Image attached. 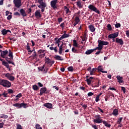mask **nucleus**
<instances>
[{"mask_svg":"<svg viewBox=\"0 0 129 129\" xmlns=\"http://www.w3.org/2000/svg\"><path fill=\"white\" fill-rule=\"evenodd\" d=\"M98 47H96V49H97V50H99V51H101V50H102V48H103V45H108V42L107 41L98 40Z\"/></svg>","mask_w":129,"mask_h":129,"instance_id":"obj_1","label":"nucleus"},{"mask_svg":"<svg viewBox=\"0 0 129 129\" xmlns=\"http://www.w3.org/2000/svg\"><path fill=\"white\" fill-rule=\"evenodd\" d=\"M0 85L4 87H11V82L6 80H0Z\"/></svg>","mask_w":129,"mask_h":129,"instance_id":"obj_2","label":"nucleus"},{"mask_svg":"<svg viewBox=\"0 0 129 129\" xmlns=\"http://www.w3.org/2000/svg\"><path fill=\"white\" fill-rule=\"evenodd\" d=\"M88 9H89L90 11H92V12H94L95 13H96V14H98V15L100 14V12L93 5H90L88 6Z\"/></svg>","mask_w":129,"mask_h":129,"instance_id":"obj_3","label":"nucleus"},{"mask_svg":"<svg viewBox=\"0 0 129 129\" xmlns=\"http://www.w3.org/2000/svg\"><path fill=\"white\" fill-rule=\"evenodd\" d=\"M13 3L16 8H20L22 7V1L21 0H14Z\"/></svg>","mask_w":129,"mask_h":129,"instance_id":"obj_4","label":"nucleus"},{"mask_svg":"<svg viewBox=\"0 0 129 129\" xmlns=\"http://www.w3.org/2000/svg\"><path fill=\"white\" fill-rule=\"evenodd\" d=\"M40 5L38 6L39 9H41L42 13H44V11H45V8L46 7V3L44 2L39 3Z\"/></svg>","mask_w":129,"mask_h":129,"instance_id":"obj_5","label":"nucleus"},{"mask_svg":"<svg viewBox=\"0 0 129 129\" xmlns=\"http://www.w3.org/2000/svg\"><path fill=\"white\" fill-rule=\"evenodd\" d=\"M58 2V0H52L50 2V6L51 8L53 9H57V7L56 6V5L57 4V3Z\"/></svg>","mask_w":129,"mask_h":129,"instance_id":"obj_6","label":"nucleus"},{"mask_svg":"<svg viewBox=\"0 0 129 129\" xmlns=\"http://www.w3.org/2000/svg\"><path fill=\"white\" fill-rule=\"evenodd\" d=\"M117 37H118V32L109 34L108 38H109V39H115V38Z\"/></svg>","mask_w":129,"mask_h":129,"instance_id":"obj_7","label":"nucleus"},{"mask_svg":"<svg viewBox=\"0 0 129 129\" xmlns=\"http://www.w3.org/2000/svg\"><path fill=\"white\" fill-rule=\"evenodd\" d=\"M45 64H48L49 66H52L54 64V61L49 59V57H45Z\"/></svg>","mask_w":129,"mask_h":129,"instance_id":"obj_8","label":"nucleus"},{"mask_svg":"<svg viewBox=\"0 0 129 129\" xmlns=\"http://www.w3.org/2000/svg\"><path fill=\"white\" fill-rule=\"evenodd\" d=\"M5 77H7V78L9 80H11V81H14V80H15V77L12 76V75L9 73L5 74Z\"/></svg>","mask_w":129,"mask_h":129,"instance_id":"obj_9","label":"nucleus"},{"mask_svg":"<svg viewBox=\"0 0 129 129\" xmlns=\"http://www.w3.org/2000/svg\"><path fill=\"white\" fill-rule=\"evenodd\" d=\"M94 122H96V123H101L102 122V119H100V116H96V119L94 120Z\"/></svg>","mask_w":129,"mask_h":129,"instance_id":"obj_10","label":"nucleus"},{"mask_svg":"<svg viewBox=\"0 0 129 129\" xmlns=\"http://www.w3.org/2000/svg\"><path fill=\"white\" fill-rule=\"evenodd\" d=\"M57 44V47H59V50H58V53L59 54V55H61L62 54V53L63 52V44H62L61 45H60V44L58 43H56Z\"/></svg>","mask_w":129,"mask_h":129,"instance_id":"obj_11","label":"nucleus"},{"mask_svg":"<svg viewBox=\"0 0 129 129\" xmlns=\"http://www.w3.org/2000/svg\"><path fill=\"white\" fill-rule=\"evenodd\" d=\"M8 54H9V51L8 50H4L3 51H2L1 56L2 58H6V56L7 55H8Z\"/></svg>","mask_w":129,"mask_h":129,"instance_id":"obj_12","label":"nucleus"},{"mask_svg":"<svg viewBox=\"0 0 129 129\" xmlns=\"http://www.w3.org/2000/svg\"><path fill=\"white\" fill-rule=\"evenodd\" d=\"M35 16L37 19H39V18H41V17H42V15H41V11L40 10H37L35 12Z\"/></svg>","mask_w":129,"mask_h":129,"instance_id":"obj_13","label":"nucleus"},{"mask_svg":"<svg viewBox=\"0 0 129 129\" xmlns=\"http://www.w3.org/2000/svg\"><path fill=\"white\" fill-rule=\"evenodd\" d=\"M76 4L79 9H82V8H83V4L81 1H78L77 2Z\"/></svg>","mask_w":129,"mask_h":129,"instance_id":"obj_14","label":"nucleus"},{"mask_svg":"<svg viewBox=\"0 0 129 129\" xmlns=\"http://www.w3.org/2000/svg\"><path fill=\"white\" fill-rule=\"evenodd\" d=\"M1 33L3 36H5V35H7L8 33H12L11 30H6V29H3Z\"/></svg>","mask_w":129,"mask_h":129,"instance_id":"obj_15","label":"nucleus"},{"mask_svg":"<svg viewBox=\"0 0 129 129\" xmlns=\"http://www.w3.org/2000/svg\"><path fill=\"white\" fill-rule=\"evenodd\" d=\"M87 34L86 33H85L84 35L83 36H81V38L83 41V42H86V41L87 40Z\"/></svg>","mask_w":129,"mask_h":129,"instance_id":"obj_16","label":"nucleus"},{"mask_svg":"<svg viewBox=\"0 0 129 129\" xmlns=\"http://www.w3.org/2000/svg\"><path fill=\"white\" fill-rule=\"evenodd\" d=\"M95 50H97V48L96 47L94 49H89L86 51L85 54L86 55H90V54H91V53L93 52Z\"/></svg>","mask_w":129,"mask_h":129,"instance_id":"obj_17","label":"nucleus"},{"mask_svg":"<svg viewBox=\"0 0 129 129\" xmlns=\"http://www.w3.org/2000/svg\"><path fill=\"white\" fill-rule=\"evenodd\" d=\"M20 13L23 17H26V16H27V13H26V11L23 9H21L20 10Z\"/></svg>","mask_w":129,"mask_h":129,"instance_id":"obj_18","label":"nucleus"},{"mask_svg":"<svg viewBox=\"0 0 129 129\" xmlns=\"http://www.w3.org/2000/svg\"><path fill=\"white\" fill-rule=\"evenodd\" d=\"M43 105L45 107H47V108H52V107H53L52 104L50 103H46Z\"/></svg>","mask_w":129,"mask_h":129,"instance_id":"obj_19","label":"nucleus"},{"mask_svg":"<svg viewBox=\"0 0 129 129\" xmlns=\"http://www.w3.org/2000/svg\"><path fill=\"white\" fill-rule=\"evenodd\" d=\"M69 37H70V35L64 33L60 37V39H61V40H63V39H66V38H68Z\"/></svg>","mask_w":129,"mask_h":129,"instance_id":"obj_20","label":"nucleus"},{"mask_svg":"<svg viewBox=\"0 0 129 129\" xmlns=\"http://www.w3.org/2000/svg\"><path fill=\"white\" fill-rule=\"evenodd\" d=\"M54 58L56 60H59V61H63V60H64V58H63L62 56H60L58 55H56Z\"/></svg>","mask_w":129,"mask_h":129,"instance_id":"obj_21","label":"nucleus"},{"mask_svg":"<svg viewBox=\"0 0 129 129\" xmlns=\"http://www.w3.org/2000/svg\"><path fill=\"white\" fill-rule=\"evenodd\" d=\"M115 42H116V43H118L120 45H123V41L121 39L116 38Z\"/></svg>","mask_w":129,"mask_h":129,"instance_id":"obj_22","label":"nucleus"},{"mask_svg":"<svg viewBox=\"0 0 129 129\" xmlns=\"http://www.w3.org/2000/svg\"><path fill=\"white\" fill-rule=\"evenodd\" d=\"M46 91H47V88H41L40 89V95H42V94H44V93H45Z\"/></svg>","mask_w":129,"mask_h":129,"instance_id":"obj_23","label":"nucleus"},{"mask_svg":"<svg viewBox=\"0 0 129 129\" xmlns=\"http://www.w3.org/2000/svg\"><path fill=\"white\" fill-rule=\"evenodd\" d=\"M2 64L5 66L8 69H10V66L9 65V63L6 61H3L2 62Z\"/></svg>","mask_w":129,"mask_h":129,"instance_id":"obj_24","label":"nucleus"},{"mask_svg":"<svg viewBox=\"0 0 129 129\" xmlns=\"http://www.w3.org/2000/svg\"><path fill=\"white\" fill-rule=\"evenodd\" d=\"M116 78L118 80V82H119V83H122V82H123V81H122V77L119 76H117L116 77Z\"/></svg>","mask_w":129,"mask_h":129,"instance_id":"obj_25","label":"nucleus"},{"mask_svg":"<svg viewBox=\"0 0 129 129\" xmlns=\"http://www.w3.org/2000/svg\"><path fill=\"white\" fill-rule=\"evenodd\" d=\"M45 66L43 65L42 67L38 68V70H40V71H43V73H47V70L45 71L44 70Z\"/></svg>","mask_w":129,"mask_h":129,"instance_id":"obj_26","label":"nucleus"},{"mask_svg":"<svg viewBox=\"0 0 129 129\" xmlns=\"http://www.w3.org/2000/svg\"><path fill=\"white\" fill-rule=\"evenodd\" d=\"M50 50L51 51H53V50L54 51L55 53H57L58 52V50L57 49V46H55L54 47L51 46L49 47Z\"/></svg>","mask_w":129,"mask_h":129,"instance_id":"obj_27","label":"nucleus"},{"mask_svg":"<svg viewBox=\"0 0 129 129\" xmlns=\"http://www.w3.org/2000/svg\"><path fill=\"white\" fill-rule=\"evenodd\" d=\"M89 28L90 29V30L91 31V32L95 31V28H94V26L92 25L89 26Z\"/></svg>","mask_w":129,"mask_h":129,"instance_id":"obj_28","label":"nucleus"},{"mask_svg":"<svg viewBox=\"0 0 129 129\" xmlns=\"http://www.w3.org/2000/svg\"><path fill=\"white\" fill-rule=\"evenodd\" d=\"M102 122H103V124H104L105 126H107V127H110L111 125L110 124H109L108 123H107V122H106V121H102Z\"/></svg>","mask_w":129,"mask_h":129,"instance_id":"obj_29","label":"nucleus"},{"mask_svg":"<svg viewBox=\"0 0 129 129\" xmlns=\"http://www.w3.org/2000/svg\"><path fill=\"white\" fill-rule=\"evenodd\" d=\"M96 71V69H92L91 71H90V75H94V73Z\"/></svg>","mask_w":129,"mask_h":129,"instance_id":"obj_30","label":"nucleus"},{"mask_svg":"<svg viewBox=\"0 0 129 129\" xmlns=\"http://www.w3.org/2000/svg\"><path fill=\"white\" fill-rule=\"evenodd\" d=\"M72 51L73 53H75L76 54L79 53V51L78 50H77L76 48H75V47H73L72 48Z\"/></svg>","mask_w":129,"mask_h":129,"instance_id":"obj_31","label":"nucleus"},{"mask_svg":"<svg viewBox=\"0 0 129 129\" xmlns=\"http://www.w3.org/2000/svg\"><path fill=\"white\" fill-rule=\"evenodd\" d=\"M27 50L29 53H32L33 52V50H31V48H30V45H29V43H27Z\"/></svg>","mask_w":129,"mask_h":129,"instance_id":"obj_32","label":"nucleus"},{"mask_svg":"<svg viewBox=\"0 0 129 129\" xmlns=\"http://www.w3.org/2000/svg\"><path fill=\"white\" fill-rule=\"evenodd\" d=\"M79 22H80V19H79V17H76L75 19V23L78 24H79Z\"/></svg>","mask_w":129,"mask_h":129,"instance_id":"obj_33","label":"nucleus"},{"mask_svg":"<svg viewBox=\"0 0 129 129\" xmlns=\"http://www.w3.org/2000/svg\"><path fill=\"white\" fill-rule=\"evenodd\" d=\"M118 110L117 109H115L113 111L112 114H113V115H115V116L117 115L118 114Z\"/></svg>","mask_w":129,"mask_h":129,"instance_id":"obj_34","label":"nucleus"},{"mask_svg":"<svg viewBox=\"0 0 129 129\" xmlns=\"http://www.w3.org/2000/svg\"><path fill=\"white\" fill-rule=\"evenodd\" d=\"M54 40L55 41V44H59V43H60V41H61V40H62V39H61V37H60L58 39V38H55L54 39Z\"/></svg>","mask_w":129,"mask_h":129,"instance_id":"obj_35","label":"nucleus"},{"mask_svg":"<svg viewBox=\"0 0 129 129\" xmlns=\"http://www.w3.org/2000/svg\"><path fill=\"white\" fill-rule=\"evenodd\" d=\"M13 106H15L16 107H17V108H21V104L19 103L14 104Z\"/></svg>","mask_w":129,"mask_h":129,"instance_id":"obj_36","label":"nucleus"},{"mask_svg":"<svg viewBox=\"0 0 129 129\" xmlns=\"http://www.w3.org/2000/svg\"><path fill=\"white\" fill-rule=\"evenodd\" d=\"M64 9L66 11V14H69V13H70V10L67 7L64 6Z\"/></svg>","mask_w":129,"mask_h":129,"instance_id":"obj_37","label":"nucleus"},{"mask_svg":"<svg viewBox=\"0 0 129 129\" xmlns=\"http://www.w3.org/2000/svg\"><path fill=\"white\" fill-rule=\"evenodd\" d=\"M73 46L75 47H78V44L77 43V42L76 41V40H73Z\"/></svg>","mask_w":129,"mask_h":129,"instance_id":"obj_38","label":"nucleus"},{"mask_svg":"<svg viewBox=\"0 0 129 129\" xmlns=\"http://www.w3.org/2000/svg\"><path fill=\"white\" fill-rule=\"evenodd\" d=\"M20 105H21V108L22 107H24V108H27V104L22 103L20 104Z\"/></svg>","mask_w":129,"mask_h":129,"instance_id":"obj_39","label":"nucleus"},{"mask_svg":"<svg viewBox=\"0 0 129 129\" xmlns=\"http://www.w3.org/2000/svg\"><path fill=\"white\" fill-rule=\"evenodd\" d=\"M86 81L88 85H90V84H91V81H92V80H91L90 78H89L86 79Z\"/></svg>","mask_w":129,"mask_h":129,"instance_id":"obj_40","label":"nucleus"},{"mask_svg":"<svg viewBox=\"0 0 129 129\" xmlns=\"http://www.w3.org/2000/svg\"><path fill=\"white\" fill-rule=\"evenodd\" d=\"M107 28L108 31H111L112 30V28H111V25H110V24H108L107 26Z\"/></svg>","mask_w":129,"mask_h":129,"instance_id":"obj_41","label":"nucleus"},{"mask_svg":"<svg viewBox=\"0 0 129 129\" xmlns=\"http://www.w3.org/2000/svg\"><path fill=\"white\" fill-rule=\"evenodd\" d=\"M81 105L84 107V109H86V108L87 107V105H86V104H83V103H81Z\"/></svg>","mask_w":129,"mask_h":129,"instance_id":"obj_42","label":"nucleus"},{"mask_svg":"<svg viewBox=\"0 0 129 129\" xmlns=\"http://www.w3.org/2000/svg\"><path fill=\"white\" fill-rule=\"evenodd\" d=\"M68 70L71 72H73V67H69L68 68Z\"/></svg>","mask_w":129,"mask_h":129,"instance_id":"obj_43","label":"nucleus"},{"mask_svg":"<svg viewBox=\"0 0 129 129\" xmlns=\"http://www.w3.org/2000/svg\"><path fill=\"white\" fill-rule=\"evenodd\" d=\"M5 59H6V61H7V62L10 63V64H12V61H11V60H10V59L9 58V57L5 56ZM12 64H14V63H12Z\"/></svg>","mask_w":129,"mask_h":129,"instance_id":"obj_44","label":"nucleus"},{"mask_svg":"<svg viewBox=\"0 0 129 129\" xmlns=\"http://www.w3.org/2000/svg\"><path fill=\"white\" fill-rule=\"evenodd\" d=\"M35 127L36 129H42L41 126L39 124H37L35 125Z\"/></svg>","mask_w":129,"mask_h":129,"instance_id":"obj_45","label":"nucleus"},{"mask_svg":"<svg viewBox=\"0 0 129 129\" xmlns=\"http://www.w3.org/2000/svg\"><path fill=\"white\" fill-rule=\"evenodd\" d=\"M17 125V129H23V128H22V125H21V124H16Z\"/></svg>","mask_w":129,"mask_h":129,"instance_id":"obj_46","label":"nucleus"},{"mask_svg":"<svg viewBox=\"0 0 129 129\" xmlns=\"http://www.w3.org/2000/svg\"><path fill=\"white\" fill-rule=\"evenodd\" d=\"M121 120H122V117L119 118L117 120V123H118V124H120Z\"/></svg>","mask_w":129,"mask_h":129,"instance_id":"obj_47","label":"nucleus"},{"mask_svg":"<svg viewBox=\"0 0 129 129\" xmlns=\"http://www.w3.org/2000/svg\"><path fill=\"white\" fill-rule=\"evenodd\" d=\"M22 94L19 93L16 96V98H21L22 97Z\"/></svg>","mask_w":129,"mask_h":129,"instance_id":"obj_48","label":"nucleus"},{"mask_svg":"<svg viewBox=\"0 0 129 129\" xmlns=\"http://www.w3.org/2000/svg\"><path fill=\"white\" fill-rule=\"evenodd\" d=\"M33 89L34 90H38V86L36 85L33 86Z\"/></svg>","mask_w":129,"mask_h":129,"instance_id":"obj_49","label":"nucleus"},{"mask_svg":"<svg viewBox=\"0 0 129 129\" xmlns=\"http://www.w3.org/2000/svg\"><path fill=\"white\" fill-rule=\"evenodd\" d=\"M98 70L99 71H100V72H101L102 71V70H103V69H102V67H101V66H99L98 67Z\"/></svg>","mask_w":129,"mask_h":129,"instance_id":"obj_50","label":"nucleus"},{"mask_svg":"<svg viewBox=\"0 0 129 129\" xmlns=\"http://www.w3.org/2000/svg\"><path fill=\"white\" fill-rule=\"evenodd\" d=\"M57 21H58L59 24H60L61 23V22H62L63 21V18H58Z\"/></svg>","mask_w":129,"mask_h":129,"instance_id":"obj_51","label":"nucleus"},{"mask_svg":"<svg viewBox=\"0 0 129 129\" xmlns=\"http://www.w3.org/2000/svg\"><path fill=\"white\" fill-rule=\"evenodd\" d=\"M2 95H3L4 97H8V93L6 92H4L3 94H2Z\"/></svg>","mask_w":129,"mask_h":129,"instance_id":"obj_52","label":"nucleus"},{"mask_svg":"<svg viewBox=\"0 0 129 129\" xmlns=\"http://www.w3.org/2000/svg\"><path fill=\"white\" fill-rule=\"evenodd\" d=\"M9 57L10 58H13V52L12 51H10L9 54Z\"/></svg>","mask_w":129,"mask_h":129,"instance_id":"obj_53","label":"nucleus"},{"mask_svg":"<svg viewBox=\"0 0 129 129\" xmlns=\"http://www.w3.org/2000/svg\"><path fill=\"white\" fill-rule=\"evenodd\" d=\"M99 101V96H97L96 97L95 101L96 102H98Z\"/></svg>","mask_w":129,"mask_h":129,"instance_id":"obj_54","label":"nucleus"},{"mask_svg":"<svg viewBox=\"0 0 129 129\" xmlns=\"http://www.w3.org/2000/svg\"><path fill=\"white\" fill-rule=\"evenodd\" d=\"M115 28H119L120 27V23H117L115 25Z\"/></svg>","mask_w":129,"mask_h":129,"instance_id":"obj_55","label":"nucleus"},{"mask_svg":"<svg viewBox=\"0 0 129 129\" xmlns=\"http://www.w3.org/2000/svg\"><path fill=\"white\" fill-rule=\"evenodd\" d=\"M121 90L123 91V93H125V88L123 87H121Z\"/></svg>","mask_w":129,"mask_h":129,"instance_id":"obj_56","label":"nucleus"},{"mask_svg":"<svg viewBox=\"0 0 129 129\" xmlns=\"http://www.w3.org/2000/svg\"><path fill=\"white\" fill-rule=\"evenodd\" d=\"M93 93L92 92H89L88 93V96H92L93 95Z\"/></svg>","mask_w":129,"mask_h":129,"instance_id":"obj_57","label":"nucleus"},{"mask_svg":"<svg viewBox=\"0 0 129 129\" xmlns=\"http://www.w3.org/2000/svg\"><path fill=\"white\" fill-rule=\"evenodd\" d=\"M11 19H12V15H9L7 17V20H8V21H10Z\"/></svg>","mask_w":129,"mask_h":129,"instance_id":"obj_58","label":"nucleus"},{"mask_svg":"<svg viewBox=\"0 0 129 129\" xmlns=\"http://www.w3.org/2000/svg\"><path fill=\"white\" fill-rule=\"evenodd\" d=\"M4 122L0 123V128L4 127Z\"/></svg>","mask_w":129,"mask_h":129,"instance_id":"obj_59","label":"nucleus"},{"mask_svg":"<svg viewBox=\"0 0 129 129\" xmlns=\"http://www.w3.org/2000/svg\"><path fill=\"white\" fill-rule=\"evenodd\" d=\"M14 16H21V15L20 14V13H19V12H15L14 13Z\"/></svg>","mask_w":129,"mask_h":129,"instance_id":"obj_60","label":"nucleus"},{"mask_svg":"<svg viewBox=\"0 0 129 129\" xmlns=\"http://www.w3.org/2000/svg\"><path fill=\"white\" fill-rule=\"evenodd\" d=\"M60 28H62V29H64V23H61L60 25Z\"/></svg>","mask_w":129,"mask_h":129,"instance_id":"obj_61","label":"nucleus"},{"mask_svg":"<svg viewBox=\"0 0 129 129\" xmlns=\"http://www.w3.org/2000/svg\"><path fill=\"white\" fill-rule=\"evenodd\" d=\"M8 93H13V90H12V89H9V90H8Z\"/></svg>","mask_w":129,"mask_h":129,"instance_id":"obj_62","label":"nucleus"},{"mask_svg":"<svg viewBox=\"0 0 129 129\" xmlns=\"http://www.w3.org/2000/svg\"><path fill=\"white\" fill-rule=\"evenodd\" d=\"M92 127H93V128H94V129H98V128H97V126H96V125H93Z\"/></svg>","mask_w":129,"mask_h":129,"instance_id":"obj_63","label":"nucleus"},{"mask_svg":"<svg viewBox=\"0 0 129 129\" xmlns=\"http://www.w3.org/2000/svg\"><path fill=\"white\" fill-rule=\"evenodd\" d=\"M126 35L127 37H129V31H126Z\"/></svg>","mask_w":129,"mask_h":129,"instance_id":"obj_64","label":"nucleus"}]
</instances>
